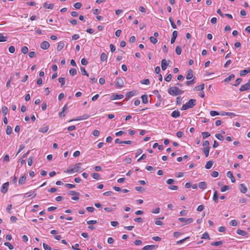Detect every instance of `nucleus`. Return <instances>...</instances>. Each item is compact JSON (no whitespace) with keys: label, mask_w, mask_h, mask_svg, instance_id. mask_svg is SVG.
<instances>
[{"label":"nucleus","mask_w":250,"mask_h":250,"mask_svg":"<svg viewBox=\"0 0 250 250\" xmlns=\"http://www.w3.org/2000/svg\"><path fill=\"white\" fill-rule=\"evenodd\" d=\"M167 92L169 94L173 96H176L183 93L184 91L176 86H172L168 89Z\"/></svg>","instance_id":"obj_1"},{"label":"nucleus","mask_w":250,"mask_h":250,"mask_svg":"<svg viewBox=\"0 0 250 250\" xmlns=\"http://www.w3.org/2000/svg\"><path fill=\"white\" fill-rule=\"evenodd\" d=\"M195 99H190L188 102H187L185 104H184L182 107L181 110H186L189 108H192L196 104Z\"/></svg>","instance_id":"obj_2"},{"label":"nucleus","mask_w":250,"mask_h":250,"mask_svg":"<svg viewBox=\"0 0 250 250\" xmlns=\"http://www.w3.org/2000/svg\"><path fill=\"white\" fill-rule=\"evenodd\" d=\"M81 166L82 163H77L72 167H69L66 172L70 173L79 172L82 169Z\"/></svg>","instance_id":"obj_3"},{"label":"nucleus","mask_w":250,"mask_h":250,"mask_svg":"<svg viewBox=\"0 0 250 250\" xmlns=\"http://www.w3.org/2000/svg\"><path fill=\"white\" fill-rule=\"evenodd\" d=\"M249 89H250V80L248 81V82L247 83L241 85L239 89V90L241 92H242Z\"/></svg>","instance_id":"obj_4"},{"label":"nucleus","mask_w":250,"mask_h":250,"mask_svg":"<svg viewBox=\"0 0 250 250\" xmlns=\"http://www.w3.org/2000/svg\"><path fill=\"white\" fill-rule=\"evenodd\" d=\"M178 220L181 222H184L185 224H188L191 223L193 221V219L191 218H179Z\"/></svg>","instance_id":"obj_5"},{"label":"nucleus","mask_w":250,"mask_h":250,"mask_svg":"<svg viewBox=\"0 0 250 250\" xmlns=\"http://www.w3.org/2000/svg\"><path fill=\"white\" fill-rule=\"evenodd\" d=\"M124 98V95L122 94H112L110 97V100H119Z\"/></svg>","instance_id":"obj_6"},{"label":"nucleus","mask_w":250,"mask_h":250,"mask_svg":"<svg viewBox=\"0 0 250 250\" xmlns=\"http://www.w3.org/2000/svg\"><path fill=\"white\" fill-rule=\"evenodd\" d=\"M124 81L121 78L116 79V86L118 88L122 87L124 86Z\"/></svg>","instance_id":"obj_7"},{"label":"nucleus","mask_w":250,"mask_h":250,"mask_svg":"<svg viewBox=\"0 0 250 250\" xmlns=\"http://www.w3.org/2000/svg\"><path fill=\"white\" fill-rule=\"evenodd\" d=\"M9 186V183L6 182L2 184L1 188V192L3 193H5L8 190V188Z\"/></svg>","instance_id":"obj_8"},{"label":"nucleus","mask_w":250,"mask_h":250,"mask_svg":"<svg viewBox=\"0 0 250 250\" xmlns=\"http://www.w3.org/2000/svg\"><path fill=\"white\" fill-rule=\"evenodd\" d=\"M32 195H33L32 198H34L36 196V194L35 193L34 190H31L27 193H25L24 194L23 197L24 198H28L31 197Z\"/></svg>","instance_id":"obj_9"},{"label":"nucleus","mask_w":250,"mask_h":250,"mask_svg":"<svg viewBox=\"0 0 250 250\" xmlns=\"http://www.w3.org/2000/svg\"><path fill=\"white\" fill-rule=\"evenodd\" d=\"M50 46L49 43L47 41H43L41 43V47L42 49H47Z\"/></svg>","instance_id":"obj_10"},{"label":"nucleus","mask_w":250,"mask_h":250,"mask_svg":"<svg viewBox=\"0 0 250 250\" xmlns=\"http://www.w3.org/2000/svg\"><path fill=\"white\" fill-rule=\"evenodd\" d=\"M26 180V177L25 175L22 176L19 179L18 181V184L19 185H22L24 184Z\"/></svg>","instance_id":"obj_11"},{"label":"nucleus","mask_w":250,"mask_h":250,"mask_svg":"<svg viewBox=\"0 0 250 250\" xmlns=\"http://www.w3.org/2000/svg\"><path fill=\"white\" fill-rule=\"evenodd\" d=\"M193 77V71L191 69H189L186 75V79L188 80L191 79Z\"/></svg>","instance_id":"obj_12"},{"label":"nucleus","mask_w":250,"mask_h":250,"mask_svg":"<svg viewBox=\"0 0 250 250\" xmlns=\"http://www.w3.org/2000/svg\"><path fill=\"white\" fill-rule=\"evenodd\" d=\"M227 175L228 177H229V178L230 179L231 182L232 183H234L235 182V179L234 177L233 174L231 171H228L227 173Z\"/></svg>","instance_id":"obj_13"},{"label":"nucleus","mask_w":250,"mask_h":250,"mask_svg":"<svg viewBox=\"0 0 250 250\" xmlns=\"http://www.w3.org/2000/svg\"><path fill=\"white\" fill-rule=\"evenodd\" d=\"M178 36V32L177 31H174L172 33V37L171 39V41H170V42H171V43H173L175 41V40H176V38H177Z\"/></svg>","instance_id":"obj_14"},{"label":"nucleus","mask_w":250,"mask_h":250,"mask_svg":"<svg viewBox=\"0 0 250 250\" xmlns=\"http://www.w3.org/2000/svg\"><path fill=\"white\" fill-rule=\"evenodd\" d=\"M49 127L46 125H43L39 128V131L42 133H46L48 130Z\"/></svg>","instance_id":"obj_15"},{"label":"nucleus","mask_w":250,"mask_h":250,"mask_svg":"<svg viewBox=\"0 0 250 250\" xmlns=\"http://www.w3.org/2000/svg\"><path fill=\"white\" fill-rule=\"evenodd\" d=\"M157 247L155 245H146L143 248V250H152Z\"/></svg>","instance_id":"obj_16"},{"label":"nucleus","mask_w":250,"mask_h":250,"mask_svg":"<svg viewBox=\"0 0 250 250\" xmlns=\"http://www.w3.org/2000/svg\"><path fill=\"white\" fill-rule=\"evenodd\" d=\"M167 66V61L165 59H163L161 62V67L163 70H165Z\"/></svg>","instance_id":"obj_17"},{"label":"nucleus","mask_w":250,"mask_h":250,"mask_svg":"<svg viewBox=\"0 0 250 250\" xmlns=\"http://www.w3.org/2000/svg\"><path fill=\"white\" fill-rule=\"evenodd\" d=\"M249 73H250V68H249L247 69H244V70L240 71V75L241 76H244Z\"/></svg>","instance_id":"obj_18"},{"label":"nucleus","mask_w":250,"mask_h":250,"mask_svg":"<svg viewBox=\"0 0 250 250\" xmlns=\"http://www.w3.org/2000/svg\"><path fill=\"white\" fill-rule=\"evenodd\" d=\"M240 189L241 192L243 193H245L247 191V188L244 184H241L240 185Z\"/></svg>","instance_id":"obj_19"},{"label":"nucleus","mask_w":250,"mask_h":250,"mask_svg":"<svg viewBox=\"0 0 250 250\" xmlns=\"http://www.w3.org/2000/svg\"><path fill=\"white\" fill-rule=\"evenodd\" d=\"M180 116V112L178 110H174L171 113V116L173 118H178Z\"/></svg>","instance_id":"obj_20"},{"label":"nucleus","mask_w":250,"mask_h":250,"mask_svg":"<svg viewBox=\"0 0 250 250\" xmlns=\"http://www.w3.org/2000/svg\"><path fill=\"white\" fill-rule=\"evenodd\" d=\"M64 43L62 42H60L58 43V45L57 47V49L58 51H61L64 47Z\"/></svg>","instance_id":"obj_21"},{"label":"nucleus","mask_w":250,"mask_h":250,"mask_svg":"<svg viewBox=\"0 0 250 250\" xmlns=\"http://www.w3.org/2000/svg\"><path fill=\"white\" fill-rule=\"evenodd\" d=\"M67 105H65L62 108V111L59 113V116L60 118L64 117L65 114L64 113L65 111L67 109Z\"/></svg>","instance_id":"obj_22"},{"label":"nucleus","mask_w":250,"mask_h":250,"mask_svg":"<svg viewBox=\"0 0 250 250\" xmlns=\"http://www.w3.org/2000/svg\"><path fill=\"white\" fill-rule=\"evenodd\" d=\"M199 188L202 189H205L207 187V184L205 182H201L198 184Z\"/></svg>","instance_id":"obj_23"},{"label":"nucleus","mask_w":250,"mask_h":250,"mask_svg":"<svg viewBox=\"0 0 250 250\" xmlns=\"http://www.w3.org/2000/svg\"><path fill=\"white\" fill-rule=\"evenodd\" d=\"M43 7L45 8L52 9H53V7H54V4L52 3H48L47 2H45L43 4Z\"/></svg>","instance_id":"obj_24"},{"label":"nucleus","mask_w":250,"mask_h":250,"mask_svg":"<svg viewBox=\"0 0 250 250\" xmlns=\"http://www.w3.org/2000/svg\"><path fill=\"white\" fill-rule=\"evenodd\" d=\"M212 199H213V200L215 203H218V193H217V191H214Z\"/></svg>","instance_id":"obj_25"},{"label":"nucleus","mask_w":250,"mask_h":250,"mask_svg":"<svg viewBox=\"0 0 250 250\" xmlns=\"http://www.w3.org/2000/svg\"><path fill=\"white\" fill-rule=\"evenodd\" d=\"M101 61L102 62H105L107 61V56L105 53H102L101 55Z\"/></svg>","instance_id":"obj_26"},{"label":"nucleus","mask_w":250,"mask_h":250,"mask_svg":"<svg viewBox=\"0 0 250 250\" xmlns=\"http://www.w3.org/2000/svg\"><path fill=\"white\" fill-rule=\"evenodd\" d=\"M142 102L144 104H147L148 103V97L146 95H143L141 97Z\"/></svg>","instance_id":"obj_27"},{"label":"nucleus","mask_w":250,"mask_h":250,"mask_svg":"<svg viewBox=\"0 0 250 250\" xmlns=\"http://www.w3.org/2000/svg\"><path fill=\"white\" fill-rule=\"evenodd\" d=\"M204 89V84H202L197 86H195L194 90L196 91H202Z\"/></svg>","instance_id":"obj_28"},{"label":"nucleus","mask_w":250,"mask_h":250,"mask_svg":"<svg viewBox=\"0 0 250 250\" xmlns=\"http://www.w3.org/2000/svg\"><path fill=\"white\" fill-rule=\"evenodd\" d=\"M210 147H205L203 148V151L206 157L208 156Z\"/></svg>","instance_id":"obj_29"},{"label":"nucleus","mask_w":250,"mask_h":250,"mask_svg":"<svg viewBox=\"0 0 250 250\" xmlns=\"http://www.w3.org/2000/svg\"><path fill=\"white\" fill-rule=\"evenodd\" d=\"M213 165V162L211 161H208L206 165H205V168L206 169H210Z\"/></svg>","instance_id":"obj_30"},{"label":"nucleus","mask_w":250,"mask_h":250,"mask_svg":"<svg viewBox=\"0 0 250 250\" xmlns=\"http://www.w3.org/2000/svg\"><path fill=\"white\" fill-rule=\"evenodd\" d=\"M237 233L242 236H245L247 234L246 231L240 229H237Z\"/></svg>","instance_id":"obj_31"},{"label":"nucleus","mask_w":250,"mask_h":250,"mask_svg":"<svg viewBox=\"0 0 250 250\" xmlns=\"http://www.w3.org/2000/svg\"><path fill=\"white\" fill-rule=\"evenodd\" d=\"M242 82V78H238L236 80L235 83L233 84V86H237L238 85H239Z\"/></svg>","instance_id":"obj_32"},{"label":"nucleus","mask_w":250,"mask_h":250,"mask_svg":"<svg viewBox=\"0 0 250 250\" xmlns=\"http://www.w3.org/2000/svg\"><path fill=\"white\" fill-rule=\"evenodd\" d=\"M234 77H235V75L234 74H232L230 75H229L228 77L226 78L224 80V81L225 82H228L230 81V80H231L232 79H233Z\"/></svg>","instance_id":"obj_33"},{"label":"nucleus","mask_w":250,"mask_h":250,"mask_svg":"<svg viewBox=\"0 0 250 250\" xmlns=\"http://www.w3.org/2000/svg\"><path fill=\"white\" fill-rule=\"evenodd\" d=\"M141 83L143 84L149 85L150 84V81L148 79H144L141 81Z\"/></svg>","instance_id":"obj_34"},{"label":"nucleus","mask_w":250,"mask_h":250,"mask_svg":"<svg viewBox=\"0 0 250 250\" xmlns=\"http://www.w3.org/2000/svg\"><path fill=\"white\" fill-rule=\"evenodd\" d=\"M176 53L177 55H180L182 53V48L180 46H177L175 49Z\"/></svg>","instance_id":"obj_35"},{"label":"nucleus","mask_w":250,"mask_h":250,"mask_svg":"<svg viewBox=\"0 0 250 250\" xmlns=\"http://www.w3.org/2000/svg\"><path fill=\"white\" fill-rule=\"evenodd\" d=\"M59 82L61 83V86L62 87L65 83V79L63 77H60L58 79Z\"/></svg>","instance_id":"obj_36"},{"label":"nucleus","mask_w":250,"mask_h":250,"mask_svg":"<svg viewBox=\"0 0 250 250\" xmlns=\"http://www.w3.org/2000/svg\"><path fill=\"white\" fill-rule=\"evenodd\" d=\"M69 74L72 76L75 75L77 74L76 69L75 68H71L69 70Z\"/></svg>","instance_id":"obj_37"},{"label":"nucleus","mask_w":250,"mask_h":250,"mask_svg":"<svg viewBox=\"0 0 250 250\" xmlns=\"http://www.w3.org/2000/svg\"><path fill=\"white\" fill-rule=\"evenodd\" d=\"M7 38L4 37L2 33H0V42H4L7 41Z\"/></svg>","instance_id":"obj_38"},{"label":"nucleus","mask_w":250,"mask_h":250,"mask_svg":"<svg viewBox=\"0 0 250 250\" xmlns=\"http://www.w3.org/2000/svg\"><path fill=\"white\" fill-rule=\"evenodd\" d=\"M12 127L8 125L7 126L6 130V134L8 135H10L12 133Z\"/></svg>","instance_id":"obj_39"},{"label":"nucleus","mask_w":250,"mask_h":250,"mask_svg":"<svg viewBox=\"0 0 250 250\" xmlns=\"http://www.w3.org/2000/svg\"><path fill=\"white\" fill-rule=\"evenodd\" d=\"M222 244H223V241H219L212 242V243H211V245L212 246H219V245H221Z\"/></svg>","instance_id":"obj_40"},{"label":"nucleus","mask_w":250,"mask_h":250,"mask_svg":"<svg viewBox=\"0 0 250 250\" xmlns=\"http://www.w3.org/2000/svg\"><path fill=\"white\" fill-rule=\"evenodd\" d=\"M189 238V237L188 236V237H187L182 240H179L178 241H177L176 243L178 245H180L181 244H182L183 243H184L186 240L188 239Z\"/></svg>","instance_id":"obj_41"},{"label":"nucleus","mask_w":250,"mask_h":250,"mask_svg":"<svg viewBox=\"0 0 250 250\" xmlns=\"http://www.w3.org/2000/svg\"><path fill=\"white\" fill-rule=\"evenodd\" d=\"M8 110V108L6 106H2V112L4 115H5L7 113Z\"/></svg>","instance_id":"obj_42"},{"label":"nucleus","mask_w":250,"mask_h":250,"mask_svg":"<svg viewBox=\"0 0 250 250\" xmlns=\"http://www.w3.org/2000/svg\"><path fill=\"white\" fill-rule=\"evenodd\" d=\"M80 69L83 75H86L87 76H88V74L87 73L84 67H81Z\"/></svg>","instance_id":"obj_43"},{"label":"nucleus","mask_w":250,"mask_h":250,"mask_svg":"<svg viewBox=\"0 0 250 250\" xmlns=\"http://www.w3.org/2000/svg\"><path fill=\"white\" fill-rule=\"evenodd\" d=\"M82 3L81 2H76L74 4V7L77 9H79L82 7Z\"/></svg>","instance_id":"obj_44"},{"label":"nucleus","mask_w":250,"mask_h":250,"mask_svg":"<svg viewBox=\"0 0 250 250\" xmlns=\"http://www.w3.org/2000/svg\"><path fill=\"white\" fill-rule=\"evenodd\" d=\"M92 176L93 178L99 180L100 179V174L98 173H94L92 174Z\"/></svg>","instance_id":"obj_45"},{"label":"nucleus","mask_w":250,"mask_h":250,"mask_svg":"<svg viewBox=\"0 0 250 250\" xmlns=\"http://www.w3.org/2000/svg\"><path fill=\"white\" fill-rule=\"evenodd\" d=\"M4 245L8 247L10 250H13L14 249L13 246L9 242H5Z\"/></svg>","instance_id":"obj_46"},{"label":"nucleus","mask_w":250,"mask_h":250,"mask_svg":"<svg viewBox=\"0 0 250 250\" xmlns=\"http://www.w3.org/2000/svg\"><path fill=\"white\" fill-rule=\"evenodd\" d=\"M210 115L211 116L214 117L220 115V113L217 111L212 110L210 111Z\"/></svg>","instance_id":"obj_47"},{"label":"nucleus","mask_w":250,"mask_h":250,"mask_svg":"<svg viewBox=\"0 0 250 250\" xmlns=\"http://www.w3.org/2000/svg\"><path fill=\"white\" fill-rule=\"evenodd\" d=\"M42 245L44 250H51V248L47 244L43 243Z\"/></svg>","instance_id":"obj_48"},{"label":"nucleus","mask_w":250,"mask_h":250,"mask_svg":"<svg viewBox=\"0 0 250 250\" xmlns=\"http://www.w3.org/2000/svg\"><path fill=\"white\" fill-rule=\"evenodd\" d=\"M150 41L153 44L156 43L158 42L157 39L156 38L153 37H150Z\"/></svg>","instance_id":"obj_49"},{"label":"nucleus","mask_w":250,"mask_h":250,"mask_svg":"<svg viewBox=\"0 0 250 250\" xmlns=\"http://www.w3.org/2000/svg\"><path fill=\"white\" fill-rule=\"evenodd\" d=\"M202 135L204 139L208 138L210 136V134L208 132H203L202 133Z\"/></svg>","instance_id":"obj_50"},{"label":"nucleus","mask_w":250,"mask_h":250,"mask_svg":"<svg viewBox=\"0 0 250 250\" xmlns=\"http://www.w3.org/2000/svg\"><path fill=\"white\" fill-rule=\"evenodd\" d=\"M202 239H209V236L207 232H205L203 234L202 236L201 237Z\"/></svg>","instance_id":"obj_51"},{"label":"nucleus","mask_w":250,"mask_h":250,"mask_svg":"<svg viewBox=\"0 0 250 250\" xmlns=\"http://www.w3.org/2000/svg\"><path fill=\"white\" fill-rule=\"evenodd\" d=\"M209 143L208 141L206 140L203 142V146H204V148L205 147H210L209 146Z\"/></svg>","instance_id":"obj_52"},{"label":"nucleus","mask_w":250,"mask_h":250,"mask_svg":"<svg viewBox=\"0 0 250 250\" xmlns=\"http://www.w3.org/2000/svg\"><path fill=\"white\" fill-rule=\"evenodd\" d=\"M28 51V48L26 46H23L22 48H21V52H22V53H23L24 54H26Z\"/></svg>","instance_id":"obj_53"},{"label":"nucleus","mask_w":250,"mask_h":250,"mask_svg":"<svg viewBox=\"0 0 250 250\" xmlns=\"http://www.w3.org/2000/svg\"><path fill=\"white\" fill-rule=\"evenodd\" d=\"M171 78H172V75L171 74H168L167 77H165V80L166 81V82H169L171 81Z\"/></svg>","instance_id":"obj_54"},{"label":"nucleus","mask_w":250,"mask_h":250,"mask_svg":"<svg viewBox=\"0 0 250 250\" xmlns=\"http://www.w3.org/2000/svg\"><path fill=\"white\" fill-rule=\"evenodd\" d=\"M113 194H114V193L112 191H106V192H104L103 193V195H104L105 196H108L112 195Z\"/></svg>","instance_id":"obj_55"},{"label":"nucleus","mask_w":250,"mask_h":250,"mask_svg":"<svg viewBox=\"0 0 250 250\" xmlns=\"http://www.w3.org/2000/svg\"><path fill=\"white\" fill-rule=\"evenodd\" d=\"M229 189V186H224L221 188V192H225L226 190H228Z\"/></svg>","instance_id":"obj_56"},{"label":"nucleus","mask_w":250,"mask_h":250,"mask_svg":"<svg viewBox=\"0 0 250 250\" xmlns=\"http://www.w3.org/2000/svg\"><path fill=\"white\" fill-rule=\"evenodd\" d=\"M215 137H216L217 139H218V140H220V141H222V140H223V137L222 136V135H221V134H219V133H217V134H215Z\"/></svg>","instance_id":"obj_57"},{"label":"nucleus","mask_w":250,"mask_h":250,"mask_svg":"<svg viewBox=\"0 0 250 250\" xmlns=\"http://www.w3.org/2000/svg\"><path fill=\"white\" fill-rule=\"evenodd\" d=\"M8 50L11 53H14L15 51V48L14 46H10L9 47Z\"/></svg>","instance_id":"obj_58"},{"label":"nucleus","mask_w":250,"mask_h":250,"mask_svg":"<svg viewBox=\"0 0 250 250\" xmlns=\"http://www.w3.org/2000/svg\"><path fill=\"white\" fill-rule=\"evenodd\" d=\"M79 193L75 191H74V190H70L68 192V194L69 195H78Z\"/></svg>","instance_id":"obj_59"},{"label":"nucleus","mask_w":250,"mask_h":250,"mask_svg":"<svg viewBox=\"0 0 250 250\" xmlns=\"http://www.w3.org/2000/svg\"><path fill=\"white\" fill-rule=\"evenodd\" d=\"M65 187L68 188H75V185H73V184H66L65 185Z\"/></svg>","instance_id":"obj_60"},{"label":"nucleus","mask_w":250,"mask_h":250,"mask_svg":"<svg viewBox=\"0 0 250 250\" xmlns=\"http://www.w3.org/2000/svg\"><path fill=\"white\" fill-rule=\"evenodd\" d=\"M82 120H86L89 117V115L87 114H83L82 116H81Z\"/></svg>","instance_id":"obj_61"},{"label":"nucleus","mask_w":250,"mask_h":250,"mask_svg":"<svg viewBox=\"0 0 250 250\" xmlns=\"http://www.w3.org/2000/svg\"><path fill=\"white\" fill-rule=\"evenodd\" d=\"M168 188L171 190H176L178 189V188L177 186L172 185L169 186Z\"/></svg>","instance_id":"obj_62"},{"label":"nucleus","mask_w":250,"mask_h":250,"mask_svg":"<svg viewBox=\"0 0 250 250\" xmlns=\"http://www.w3.org/2000/svg\"><path fill=\"white\" fill-rule=\"evenodd\" d=\"M211 175L213 177H217L219 175V173L217 171H214L211 173Z\"/></svg>","instance_id":"obj_63"},{"label":"nucleus","mask_w":250,"mask_h":250,"mask_svg":"<svg viewBox=\"0 0 250 250\" xmlns=\"http://www.w3.org/2000/svg\"><path fill=\"white\" fill-rule=\"evenodd\" d=\"M81 63L83 65H85L88 63V62L85 58H83L81 60Z\"/></svg>","instance_id":"obj_64"}]
</instances>
